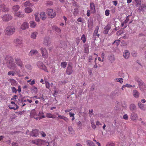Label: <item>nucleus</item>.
<instances>
[{
	"mask_svg": "<svg viewBox=\"0 0 146 146\" xmlns=\"http://www.w3.org/2000/svg\"><path fill=\"white\" fill-rule=\"evenodd\" d=\"M37 66L40 69L42 70L45 72L47 73L48 72L47 68L46 66L41 61H38L36 63Z\"/></svg>",
	"mask_w": 146,
	"mask_h": 146,
	"instance_id": "f03ea898",
	"label": "nucleus"
},
{
	"mask_svg": "<svg viewBox=\"0 0 146 146\" xmlns=\"http://www.w3.org/2000/svg\"><path fill=\"white\" fill-rule=\"evenodd\" d=\"M24 5L25 7L32 6L33 4L31 3L29 1H27L25 2Z\"/></svg>",
	"mask_w": 146,
	"mask_h": 146,
	"instance_id": "c9c22d12",
	"label": "nucleus"
},
{
	"mask_svg": "<svg viewBox=\"0 0 146 146\" xmlns=\"http://www.w3.org/2000/svg\"><path fill=\"white\" fill-rule=\"evenodd\" d=\"M93 60V57L92 56H88V62L90 63L92 60Z\"/></svg>",
	"mask_w": 146,
	"mask_h": 146,
	"instance_id": "603ef678",
	"label": "nucleus"
},
{
	"mask_svg": "<svg viewBox=\"0 0 146 146\" xmlns=\"http://www.w3.org/2000/svg\"><path fill=\"white\" fill-rule=\"evenodd\" d=\"M40 18L43 20H44L46 19L47 17L44 12H40Z\"/></svg>",
	"mask_w": 146,
	"mask_h": 146,
	"instance_id": "412c9836",
	"label": "nucleus"
},
{
	"mask_svg": "<svg viewBox=\"0 0 146 146\" xmlns=\"http://www.w3.org/2000/svg\"><path fill=\"white\" fill-rule=\"evenodd\" d=\"M67 65V63L66 62H62L61 64V66L63 68H65Z\"/></svg>",
	"mask_w": 146,
	"mask_h": 146,
	"instance_id": "ea45409f",
	"label": "nucleus"
},
{
	"mask_svg": "<svg viewBox=\"0 0 146 146\" xmlns=\"http://www.w3.org/2000/svg\"><path fill=\"white\" fill-rule=\"evenodd\" d=\"M16 67V66L15 64L14 63L12 64L11 65V68L12 69L14 70Z\"/></svg>",
	"mask_w": 146,
	"mask_h": 146,
	"instance_id": "5fc2aeb1",
	"label": "nucleus"
},
{
	"mask_svg": "<svg viewBox=\"0 0 146 146\" xmlns=\"http://www.w3.org/2000/svg\"><path fill=\"white\" fill-rule=\"evenodd\" d=\"M14 14L15 16L19 18H23L24 16V15L20 11L15 13Z\"/></svg>",
	"mask_w": 146,
	"mask_h": 146,
	"instance_id": "4468645a",
	"label": "nucleus"
},
{
	"mask_svg": "<svg viewBox=\"0 0 146 146\" xmlns=\"http://www.w3.org/2000/svg\"><path fill=\"white\" fill-rule=\"evenodd\" d=\"M11 144L12 146H19L18 143L15 142H13Z\"/></svg>",
	"mask_w": 146,
	"mask_h": 146,
	"instance_id": "052dcab7",
	"label": "nucleus"
},
{
	"mask_svg": "<svg viewBox=\"0 0 146 146\" xmlns=\"http://www.w3.org/2000/svg\"><path fill=\"white\" fill-rule=\"evenodd\" d=\"M42 56L44 59H46L48 57V52L45 48L43 47L41 48L40 49Z\"/></svg>",
	"mask_w": 146,
	"mask_h": 146,
	"instance_id": "423d86ee",
	"label": "nucleus"
},
{
	"mask_svg": "<svg viewBox=\"0 0 146 146\" xmlns=\"http://www.w3.org/2000/svg\"><path fill=\"white\" fill-rule=\"evenodd\" d=\"M44 81L45 83L46 87L48 89H49L50 87V84L47 81L46 79H44Z\"/></svg>",
	"mask_w": 146,
	"mask_h": 146,
	"instance_id": "58836bf2",
	"label": "nucleus"
},
{
	"mask_svg": "<svg viewBox=\"0 0 146 146\" xmlns=\"http://www.w3.org/2000/svg\"><path fill=\"white\" fill-rule=\"evenodd\" d=\"M46 117L47 118L54 119L56 117V116L55 115L52 114L50 113H47L46 115Z\"/></svg>",
	"mask_w": 146,
	"mask_h": 146,
	"instance_id": "a878e982",
	"label": "nucleus"
},
{
	"mask_svg": "<svg viewBox=\"0 0 146 146\" xmlns=\"http://www.w3.org/2000/svg\"><path fill=\"white\" fill-rule=\"evenodd\" d=\"M31 134L33 136L36 137L38 135V131L36 129H34L33 130Z\"/></svg>",
	"mask_w": 146,
	"mask_h": 146,
	"instance_id": "aec40b11",
	"label": "nucleus"
},
{
	"mask_svg": "<svg viewBox=\"0 0 146 146\" xmlns=\"http://www.w3.org/2000/svg\"><path fill=\"white\" fill-rule=\"evenodd\" d=\"M74 10V14H75V13L77 14L78 13V8H75Z\"/></svg>",
	"mask_w": 146,
	"mask_h": 146,
	"instance_id": "69168bd1",
	"label": "nucleus"
},
{
	"mask_svg": "<svg viewBox=\"0 0 146 146\" xmlns=\"http://www.w3.org/2000/svg\"><path fill=\"white\" fill-rule=\"evenodd\" d=\"M86 143L87 145L89 146H95L94 143L92 141L90 140H87Z\"/></svg>",
	"mask_w": 146,
	"mask_h": 146,
	"instance_id": "72a5a7b5",
	"label": "nucleus"
},
{
	"mask_svg": "<svg viewBox=\"0 0 146 146\" xmlns=\"http://www.w3.org/2000/svg\"><path fill=\"white\" fill-rule=\"evenodd\" d=\"M25 67L26 68L29 70H31L32 69V67L29 64H27L25 66Z\"/></svg>",
	"mask_w": 146,
	"mask_h": 146,
	"instance_id": "09e8293b",
	"label": "nucleus"
},
{
	"mask_svg": "<svg viewBox=\"0 0 146 146\" xmlns=\"http://www.w3.org/2000/svg\"><path fill=\"white\" fill-rule=\"evenodd\" d=\"M14 42L17 46L22 44V40L20 38H17L14 40Z\"/></svg>",
	"mask_w": 146,
	"mask_h": 146,
	"instance_id": "a211bd4d",
	"label": "nucleus"
},
{
	"mask_svg": "<svg viewBox=\"0 0 146 146\" xmlns=\"http://www.w3.org/2000/svg\"><path fill=\"white\" fill-rule=\"evenodd\" d=\"M120 43V40H115L114 43H116V44L117 46H118L119 44Z\"/></svg>",
	"mask_w": 146,
	"mask_h": 146,
	"instance_id": "e2e57ef3",
	"label": "nucleus"
},
{
	"mask_svg": "<svg viewBox=\"0 0 146 146\" xmlns=\"http://www.w3.org/2000/svg\"><path fill=\"white\" fill-rule=\"evenodd\" d=\"M99 29V27L97 26L95 29V30L94 31V33L93 34V36L94 37V36H96V35H97L98 33V30Z\"/></svg>",
	"mask_w": 146,
	"mask_h": 146,
	"instance_id": "473e14b6",
	"label": "nucleus"
},
{
	"mask_svg": "<svg viewBox=\"0 0 146 146\" xmlns=\"http://www.w3.org/2000/svg\"><path fill=\"white\" fill-rule=\"evenodd\" d=\"M29 54V55L31 56L33 55L38 56L39 54V53L37 50H32L30 51Z\"/></svg>",
	"mask_w": 146,
	"mask_h": 146,
	"instance_id": "dca6fc26",
	"label": "nucleus"
},
{
	"mask_svg": "<svg viewBox=\"0 0 146 146\" xmlns=\"http://www.w3.org/2000/svg\"><path fill=\"white\" fill-rule=\"evenodd\" d=\"M66 122H68L69 121L68 119L66 117L64 116L63 119Z\"/></svg>",
	"mask_w": 146,
	"mask_h": 146,
	"instance_id": "774afa93",
	"label": "nucleus"
},
{
	"mask_svg": "<svg viewBox=\"0 0 146 146\" xmlns=\"http://www.w3.org/2000/svg\"><path fill=\"white\" fill-rule=\"evenodd\" d=\"M11 89L12 90V91L13 92L16 93L17 92V90L16 89V88L14 87H12L11 88Z\"/></svg>",
	"mask_w": 146,
	"mask_h": 146,
	"instance_id": "864d4df0",
	"label": "nucleus"
},
{
	"mask_svg": "<svg viewBox=\"0 0 146 146\" xmlns=\"http://www.w3.org/2000/svg\"><path fill=\"white\" fill-rule=\"evenodd\" d=\"M91 124L92 127L94 129H95L96 128V126L94 124V122L93 119H91L90 120Z\"/></svg>",
	"mask_w": 146,
	"mask_h": 146,
	"instance_id": "f704fd0d",
	"label": "nucleus"
},
{
	"mask_svg": "<svg viewBox=\"0 0 146 146\" xmlns=\"http://www.w3.org/2000/svg\"><path fill=\"white\" fill-rule=\"evenodd\" d=\"M90 7L91 11L93 13H94L96 12L95 5L93 3H90Z\"/></svg>",
	"mask_w": 146,
	"mask_h": 146,
	"instance_id": "4be33fe9",
	"label": "nucleus"
},
{
	"mask_svg": "<svg viewBox=\"0 0 146 146\" xmlns=\"http://www.w3.org/2000/svg\"><path fill=\"white\" fill-rule=\"evenodd\" d=\"M38 99H39L40 100H41L43 101H44L45 99L44 98V96L43 94H42V96L40 97H39L38 98Z\"/></svg>",
	"mask_w": 146,
	"mask_h": 146,
	"instance_id": "4d7b16f0",
	"label": "nucleus"
},
{
	"mask_svg": "<svg viewBox=\"0 0 146 146\" xmlns=\"http://www.w3.org/2000/svg\"><path fill=\"white\" fill-rule=\"evenodd\" d=\"M110 11L109 9H107L105 11V15L106 16H108L110 15Z\"/></svg>",
	"mask_w": 146,
	"mask_h": 146,
	"instance_id": "de8ad7c7",
	"label": "nucleus"
},
{
	"mask_svg": "<svg viewBox=\"0 0 146 146\" xmlns=\"http://www.w3.org/2000/svg\"><path fill=\"white\" fill-rule=\"evenodd\" d=\"M40 133L41 134V135L43 137H45L46 136V134L43 131H41L40 132Z\"/></svg>",
	"mask_w": 146,
	"mask_h": 146,
	"instance_id": "680f3d73",
	"label": "nucleus"
},
{
	"mask_svg": "<svg viewBox=\"0 0 146 146\" xmlns=\"http://www.w3.org/2000/svg\"><path fill=\"white\" fill-rule=\"evenodd\" d=\"M30 26L33 28H34L36 26V23L34 21H31L30 22Z\"/></svg>",
	"mask_w": 146,
	"mask_h": 146,
	"instance_id": "2f4dec72",
	"label": "nucleus"
},
{
	"mask_svg": "<svg viewBox=\"0 0 146 146\" xmlns=\"http://www.w3.org/2000/svg\"><path fill=\"white\" fill-rule=\"evenodd\" d=\"M130 118L133 121H136L138 118L137 114L134 112L132 113L130 116Z\"/></svg>",
	"mask_w": 146,
	"mask_h": 146,
	"instance_id": "f8f14e48",
	"label": "nucleus"
},
{
	"mask_svg": "<svg viewBox=\"0 0 146 146\" xmlns=\"http://www.w3.org/2000/svg\"><path fill=\"white\" fill-rule=\"evenodd\" d=\"M29 27V23L27 22H24L21 25L20 28L23 30H25Z\"/></svg>",
	"mask_w": 146,
	"mask_h": 146,
	"instance_id": "9b49d317",
	"label": "nucleus"
},
{
	"mask_svg": "<svg viewBox=\"0 0 146 146\" xmlns=\"http://www.w3.org/2000/svg\"><path fill=\"white\" fill-rule=\"evenodd\" d=\"M130 109L131 111H133L136 109V106L134 104H131L130 106Z\"/></svg>",
	"mask_w": 146,
	"mask_h": 146,
	"instance_id": "4c0bfd02",
	"label": "nucleus"
},
{
	"mask_svg": "<svg viewBox=\"0 0 146 146\" xmlns=\"http://www.w3.org/2000/svg\"><path fill=\"white\" fill-rule=\"evenodd\" d=\"M133 95L135 98H138L139 97V93L136 90H134L133 91Z\"/></svg>",
	"mask_w": 146,
	"mask_h": 146,
	"instance_id": "b1692460",
	"label": "nucleus"
},
{
	"mask_svg": "<svg viewBox=\"0 0 146 146\" xmlns=\"http://www.w3.org/2000/svg\"><path fill=\"white\" fill-rule=\"evenodd\" d=\"M108 59L109 60L111 63L113 62L115 60L114 56L113 55H110L109 56H108Z\"/></svg>",
	"mask_w": 146,
	"mask_h": 146,
	"instance_id": "c85d7f7f",
	"label": "nucleus"
},
{
	"mask_svg": "<svg viewBox=\"0 0 146 146\" xmlns=\"http://www.w3.org/2000/svg\"><path fill=\"white\" fill-rule=\"evenodd\" d=\"M68 129L69 133L72 134L74 133V131L71 127H69Z\"/></svg>",
	"mask_w": 146,
	"mask_h": 146,
	"instance_id": "79ce46f5",
	"label": "nucleus"
},
{
	"mask_svg": "<svg viewBox=\"0 0 146 146\" xmlns=\"http://www.w3.org/2000/svg\"><path fill=\"white\" fill-rule=\"evenodd\" d=\"M111 29V26L110 25H108L106 26L104 29V33L105 34H107L108 33L109 30Z\"/></svg>",
	"mask_w": 146,
	"mask_h": 146,
	"instance_id": "2eb2a0df",
	"label": "nucleus"
},
{
	"mask_svg": "<svg viewBox=\"0 0 146 146\" xmlns=\"http://www.w3.org/2000/svg\"><path fill=\"white\" fill-rule=\"evenodd\" d=\"M44 141L41 139H36L33 140L31 142L34 144H36L38 145H41L44 142Z\"/></svg>",
	"mask_w": 146,
	"mask_h": 146,
	"instance_id": "6e6552de",
	"label": "nucleus"
},
{
	"mask_svg": "<svg viewBox=\"0 0 146 146\" xmlns=\"http://www.w3.org/2000/svg\"><path fill=\"white\" fill-rule=\"evenodd\" d=\"M81 39L82 40L84 43L86 42V36L84 34H83L82 35Z\"/></svg>",
	"mask_w": 146,
	"mask_h": 146,
	"instance_id": "37998d69",
	"label": "nucleus"
},
{
	"mask_svg": "<svg viewBox=\"0 0 146 146\" xmlns=\"http://www.w3.org/2000/svg\"><path fill=\"white\" fill-rule=\"evenodd\" d=\"M138 85L139 87L141 90H143V88H145V86L143 84V82L141 80H140L139 82H138Z\"/></svg>",
	"mask_w": 146,
	"mask_h": 146,
	"instance_id": "6ab92c4d",
	"label": "nucleus"
},
{
	"mask_svg": "<svg viewBox=\"0 0 146 146\" xmlns=\"http://www.w3.org/2000/svg\"><path fill=\"white\" fill-rule=\"evenodd\" d=\"M9 81L10 82L12 86H16L17 84L16 81L13 79H10L9 80Z\"/></svg>",
	"mask_w": 146,
	"mask_h": 146,
	"instance_id": "cd10ccee",
	"label": "nucleus"
},
{
	"mask_svg": "<svg viewBox=\"0 0 146 146\" xmlns=\"http://www.w3.org/2000/svg\"><path fill=\"white\" fill-rule=\"evenodd\" d=\"M51 39L48 37H45L43 41V44L46 46H49L51 44Z\"/></svg>",
	"mask_w": 146,
	"mask_h": 146,
	"instance_id": "39448f33",
	"label": "nucleus"
},
{
	"mask_svg": "<svg viewBox=\"0 0 146 146\" xmlns=\"http://www.w3.org/2000/svg\"><path fill=\"white\" fill-rule=\"evenodd\" d=\"M123 79L121 78H116L115 79L114 81L115 82H119L121 84H122L123 82Z\"/></svg>",
	"mask_w": 146,
	"mask_h": 146,
	"instance_id": "e433bc0d",
	"label": "nucleus"
},
{
	"mask_svg": "<svg viewBox=\"0 0 146 146\" xmlns=\"http://www.w3.org/2000/svg\"><path fill=\"white\" fill-rule=\"evenodd\" d=\"M2 20L5 22H8L11 20L13 17L10 14H6L1 17Z\"/></svg>",
	"mask_w": 146,
	"mask_h": 146,
	"instance_id": "20e7f679",
	"label": "nucleus"
},
{
	"mask_svg": "<svg viewBox=\"0 0 146 146\" xmlns=\"http://www.w3.org/2000/svg\"><path fill=\"white\" fill-rule=\"evenodd\" d=\"M9 108L11 109H14V110L18 109V107L17 105L15 104L12 101L11 104L8 105Z\"/></svg>",
	"mask_w": 146,
	"mask_h": 146,
	"instance_id": "9d476101",
	"label": "nucleus"
},
{
	"mask_svg": "<svg viewBox=\"0 0 146 146\" xmlns=\"http://www.w3.org/2000/svg\"><path fill=\"white\" fill-rule=\"evenodd\" d=\"M135 85L132 86L130 84H127L125 85H124L123 86V87H127V88H131V87H135Z\"/></svg>",
	"mask_w": 146,
	"mask_h": 146,
	"instance_id": "a19ab883",
	"label": "nucleus"
},
{
	"mask_svg": "<svg viewBox=\"0 0 146 146\" xmlns=\"http://www.w3.org/2000/svg\"><path fill=\"white\" fill-rule=\"evenodd\" d=\"M123 118L126 120H128V117L126 114H125L123 116Z\"/></svg>",
	"mask_w": 146,
	"mask_h": 146,
	"instance_id": "13d9d810",
	"label": "nucleus"
},
{
	"mask_svg": "<svg viewBox=\"0 0 146 146\" xmlns=\"http://www.w3.org/2000/svg\"><path fill=\"white\" fill-rule=\"evenodd\" d=\"M20 7L18 5H16L13 6L12 7V9L15 13L17 12L20 9Z\"/></svg>",
	"mask_w": 146,
	"mask_h": 146,
	"instance_id": "bb28decb",
	"label": "nucleus"
},
{
	"mask_svg": "<svg viewBox=\"0 0 146 146\" xmlns=\"http://www.w3.org/2000/svg\"><path fill=\"white\" fill-rule=\"evenodd\" d=\"M53 3L51 1H48L46 2V4L48 6H51L53 5Z\"/></svg>",
	"mask_w": 146,
	"mask_h": 146,
	"instance_id": "8fccbe9b",
	"label": "nucleus"
},
{
	"mask_svg": "<svg viewBox=\"0 0 146 146\" xmlns=\"http://www.w3.org/2000/svg\"><path fill=\"white\" fill-rule=\"evenodd\" d=\"M66 72L68 75H70L72 73V67L71 65L68 64L66 70Z\"/></svg>",
	"mask_w": 146,
	"mask_h": 146,
	"instance_id": "1a4fd4ad",
	"label": "nucleus"
},
{
	"mask_svg": "<svg viewBox=\"0 0 146 146\" xmlns=\"http://www.w3.org/2000/svg\"><path fill=\"white\" fill-rule=\"evenodd\" d=\"M7 74L9 76L12 75V76H14L15 75V73L13 71H10L8 72Z\"/></svg>",
	"mask_w": 146,
	"mask_h": 146,
	"instance_id": "a18cd8bd",
	"label": "nucleus"
},
{
	"mask_svg": "<svg viewBox=\"0 0 146 146\" xmlns=\"http://www.w3.org/2000/svg\"><path fill=\"white\" fill-rule=\"evenodd\" d=\"M138 107L141 110H144L145 109L144 104H142L141 102H139L138 104Z\"/></svg>",
	"mask_w": 146,
	"mask_h": 146,
	"instance_id": "5701e85b",
	"label": "nucleus"
},
{
	"mask_svg": "<svg viewBox=\"0 0 146 146\" xmlns=\"http://www.w3.org/2000/svg\"><path fill=\"white\" fill-rule=\"evenodd\" d=\"M123 33V32L122 31L119 30L117 32L116 34L117 35L119 36L121 34Z\"/></svg>",
	"mask_w": 146,
	"mask_h": 146,
	"instance_id": "3c124183",
	"label": "nucleus"
},
{
	"mask_svg": "<svg viewBox=\"0 0 146 146\" xmlns=\"http://www.w3.org/2000/svg\"><path fill=\"white\" fill-rule=\"evenodd\" d=\"M24 10L25 12L27 13H29L33 11V9L31 7L25 8Z\"/></svg>",
	"mask_w": 146,
	"mask_h": 146,
	"instance_id": "7c9ffc66",
	"label": "nucleus"
},
{
	"mask_svg": "<svg viewBox=\"0 0 146 146\" xmlns=\"http://www.w3.org/2000/svg\"><path fill=\"white\" fill-rule=\"evenodd\" d=\"M89 48L88 47H85L84 49V52L85 53L88 54L89 52Z\"/></svg>",
	"mask_w": 146,
	"mask_h": 146,
	"instance_id": "6e6d98bb",
	"label": "nucleus"
},
{
	"mask_svg": "<svg viewBox=\"0 0 146 146\" xmlns=\"http://www.w3.org/2000/svg\"><path fill=\"white\" fill-rule=\"evenodd\" d=\"M130 56V53L128 50H125L124 51L123 53V56L126 59L128 58Z\"/></svg>",
	"mask_w": 146,
	"mask_h": 146,
	"instance_id": "f3484780",
	"label": "nucleus"
},
{
	"mask_svg": "<svg viewBox=\"0 0 146 146\" xmlns=\"http://www.w3.org/2000/svg\"><path fill=\"white\" fill-rule=\"evenodd\" d=\"M136 3H137V6L138 7L141 5V0H135Z\"/></svg>",
	"mask_w": 146,
	"mask_h": 146,
	"instance_id": "49530a36",
	"label": "nucleus"
},
{
	"mask_svg": "<svg viewBox=\"0 0 146 146\" xmlns=\"http://www.w3.org/2000/svg\"><path fill=\"white\" fill-rule=\"evenodd\" d=\"M15 60L16 64L22 69L24 67V65L21 60L19 58H15Z\"/></svg>",
	"mask_w": 146,
	"mask_h": 146,
	"instance_id": "0eeeda50",
	"label": "nucleus"
},
{
	"mask_svg": "<svg viewBox=\"0 0 146 146\" xmlns=\"http://www.w3.org/2000/svg\"><path fill=\"white\" fill-rule=\"evenodd\" d=\"M57 115L58 116V118L60 119H63L64 118V115H61L58 114H57Z\"/></svg>",
	"mask_w": 146,
	"mask_h": 146,
	"instance_id": "338daca9",
	"label": "nucleus"
},
{
	"mask_svg": "<svg viewBox=\"0 0 146 146\" xmlns=\"http://www.w3.org/2000/svg\"><path fill=\"white\" fill-rule=\"evenodd\" d=\"M69 115H70V117H72V121H73L75 119V118H74V114L73 113H72V112H70L69 113Z\"/></svg>",
	"mask_w": 146,
	"mask_h": 146,
	"instance_id": "c03bdc74",
	"label": "nucleus"
},
{
	"mask_svg": "<svg viewBox=\"0 0 146 146\" xmlns=\"http://www.w3.org/2000/svg\"><path fill=\"white\" fill-rule=\"evenodd\" d=\"M0 10L3 12H5L8 11L9 9L7 7L3 4L0 6Z\"/></svg>",
	"mask_w": 146,
	"mask_h": 146,
	"instance_id": "ddd939ff",
	"label": "nucleus"
},
{
	"mask_svg": "<svg viewBox=\"0 0 146 146\" xmlns=\"http://www.w3.org/2000/svg\"><path fill=\"white\" fill-rule=\"evenodd\" d=\"M58 27L56 26H54L52 27V29L53 30L56 31L57 29H58Z\"/></svg>",
	"mask_w": 146,
	"mask_h": 146,
	"instance_id": "0e129e2a",
	"label": "nucleus"
},
{
	"mask_svg": "<svg viewBox=\"0 0 146 146\" xmlns=\"http://www.w3.org/2000/svg\"><path fill=\"white\" fill-rule=\"evenodd\" d=\"M84 20L81 17L78 18L77 19V21L78 22H80L82 23H83Z\"/></svg>",
	"mask_w": 146,
	"mask_h": 146,
	"instance_id": "bf43d9fd",
	"label": "nucleus"
},
{
	"mask_svg": "<svg viewBox=\"0 0 146 146\" xmlns=\"http://www.w3.org/2000/svg\"><path fill=\"white\" fill-rule=\"evenodd\" d=\"M37 34V32H33L31 34V37L32 38L36 39Z\"/></svg>",
	"mask_w": 146,
	"mask_h": 146,
	"instance_id": "c756f323",
	"label": "nucleus"
},
{
	"mask_svg": "<svg viewBox=\"0 0 146 146\" xmlns=\"http://www.w3.org/2000/svg\"><path fill=\"white\" fill-rule=\"evenodd\" d=\"M47 13L49 17L53 18L56 16V12L52 9H48L47 10Z\"/></svg>",
	"mask_w": 146,
	"mask_h": 146,
	"instance_id": "7ed1b4c3",
	"label": "nucleus"
},
{
	"mask_svg": "<svg viewBox=\"0 0 146 146\" xmlns=\"http://www.w3.org/2000/svg\"><path fill=\"white\" fill-rule=\"evenodd\" d=\"M15 29L13 26H9L7 27L5 31V34L8 35L13 34L15 31Z\"/></svg>",
	"mask_w": 146,
	"mask_h": 146,
	"instance_id": "f257e3e1",
	"label": "nucleus"
},
{
	"mask_svg": "<svg viewBox=\"0 0 146 146\" xmlns=\"http://www.w3.org/2000/svg\"><path fill=\"white\" fill-rule=\"evenodd\" d=\"M37 115V113L36 112L35 110L31 111L30 113V117H33L35 116H36Z\"/></svg>",
	"mask_w": 146,
	"mask_h": 146,
	"instance_id": "393cba45",
	"label": "nucleus"
}]
</instances>
